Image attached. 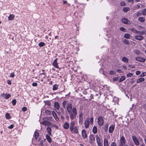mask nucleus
Segmentation results:
<instances>
[{
	"label": "nucleus",
	"mask_w": 146,
	"mask_h": 146,
	"mask_svg": "<svg viewBox=\"0 0 146 146\" xmlns=\"http://www.w3.org/2000/svg\"><path fill=\"white\" fill-rule=\"evenodd\" d=\"M39 133L37 131H35L34 132V136L36 140H38L37 139L39 136Z\"/></svg>",
	"instance_id": "24"
},
{
	"label": "nucleus",
	"mask_w": 146,
	"mask_h": 146,
	"mask_svg": "<svg viewBox=\"0 0 146 146\" xmlns=\"http://www.w3.org/2000/svg\"><path fill=\"white\" fill-rule=\"evenodd\" d=\"M15 75L14 72L11 73L10 75V77L12 78H13L15 77Z\"/></svg>",
	"instance_id": "50"
},
{
	"label": "nucleus",
	"mask_w": 146,
	"mask_h": 146,
	"mask_svg": "<svg viewBox=\"0 0 146 146\" xmlns=\"http://www.w3.org/2000/svg\"><path fill=\"white\" fill-rule=\"evenodd\" d=\"M97 143L98 146H102V142H101L100 138L98 135H96L95 136Z\"/></svg>",
	"instance_id": "6"
},
{
	"label": "nucleus",
	"mask_w": 146,
	"mask_h": 146,
	"mask_svg": "<svg viewBox=\"0 0 146 146\" xmlns=\"http://www.w3.org/2000/svg\"><path fill=\"white\" fill-rule=\"evenodd\" d=\"M67 101L66 100L64 101L63 102V103H62L63 106V108H65L67 104Z\"/></svg>",
	"instance_id": "40"
},
{
	"label": "nucleus",
	"mask_w": 146,
	"mask_h": 146,
	"mask_svg": "<svg viewBox=\"0 0 146 146\" xmlns=\"http://www.w3.org/2000/svg\"><path fill=\"white\" fill-rule=\"evenodd\" d=\"M98 125L100 127L102 126L104 123V118L100 116L98 117Z\"/></svg>",
	"instance_id": "5"
},
{
	"label": "nucleus",
	"mask_w": 146,
	"mask_h": 146,
	"mask_svg": "<svg viewBox=\"0 0 146 146\" xmlns=\"http://www.w3.org/2000/svg\"><path fill=\"white\" fill-rule=\"evenodd\" d=\"M131 31L132 32H133L134 33H135L137 34H138L139 31L137 30L136 29H134V28H131Z\"/></svg>",
	"instance_id": "36"
},
{
	"label": "nucleus",
	"mask_w": 146,
	"mask_h": 146,
	"mask_svg": "<svg viewBox=\"0 0 146 146\" xmlns=\"http://www.w3.org/2000/svg\"><path fill=\"white\" fill-rule=\"evenodd\" d=\"M130 8L128 7H125L123 9V11L124 12H127L128 11H129Z\"/></svg>",
	"instance_id": "35"
},
{
	"label": "nucleus",
	"mask_w": 146,
	"mask_h": 146,
	"mask_svg": "<svg viewBox=\"0 0 146 146\" xmlns=\"http://www.w3.org/2000/svg\"><path fill=\"white\" fill-rule=\"evenodd\" d=\"M83 121V118H80L79 119V123L80 124H82Z\"/></svg>",
	"instance_id": "44"
},
{
	"label": "nucleus",
	"mask_w": 146,
	"mask_h": 146,
	"mask_svg": "<svg viewBox=\"0 0 146 146\" xmlns=\"http://www.w3.org/2000/svg\"><path fill=\"white\" fill-rule=\"evenodd\" d=\"M135 59L137 61L142 62H144L146 60V59L145 58L140 56L136 57L135 58Z\"/></svg>",
	"instance_id": "10"
},
{
	"label": "nucleus",
	"mask_w": 146,
	"mask_h": 146,
	"mask_svg": "<svg viewBox=\"0 0 146 146\" xmlns=\"http://www.w3.org/2000/svg\"><path fill=\"white\" fill-rule=\"evenodd\" d=\"M116 72H117L119 73H121L122 72V71L120 69H117L116 70Z\"/></svg>",
	"instance_id": "62"
},
{
	"label": "nucleus",
	"mask_w": 146,
	"mask_h": 146,
	"mask_svg": "<svg viewBox=\"0 0 146 146\" xmlns=\"http://www.w3.org/2000/svg\"><path fill=\"white\" fill-rule=\"evenodd\" d=\"M57 58H56L52 64L55 68H59L58 63H57Z\"/></svg>",
	"instance_id": "13"
},
{
	"label": "nucleus",
	"mask_w": 146,
	"mask_h": 146,
	"mask_svg": "<svg viewBox=\"0 0 146 146\" xmlns=\"http://www.w3.org/2000/svg\"><path fill=\"white\" fill-rule=\"evenodd\" d=\"M115 127V125H111L109 129V132L110 133H112Z\"/></svg>",
	"instance_id": "12"
},
{
	"label": "nucleus",
	"mask_w": 146,
	"mask_h": 146,
	"mask_svg": "<svg viewBox=\"0 0 146 146\" xmlns=\"http://www.w3.org/2000/svg\"><path fill=\"white\" fill-rule=\"evenodd\" d=\"M130 35L129 34L126 33L125 34L124 37L126 38H130Z\"/></svg>",
	"instance_id": "39"
},
{
	"label": "nucleus",
	"mask_w": 146,
	"mask_h": 146,
	"mask_svg": "<svg viewBox=\"0 0 146 146\" xmlns=\"http://www.w3.org/2000/svg\"><path fill=\"white\" fill-rule=\"evenodd\" d=\"M125 77L124 76H122L121 77V78L119 80V82H121L123 81L125 79Z\"/></svg>",
	"instance_id": "32"
},
{
	"label": "nucleus",
	"mask_w": 146,
	"mask_h": 146,
	"mask_svg": "<svg viewBox=\"0 0 146 146\" xmlns=\"http://www.w3.org/2000/svg\"><path fill=\"white\" fill-rule=\"evenodd\" d=\"M7 84L9 85H11V81L10 80H7Z\"/></svg>",
	"instance_id": "61"
},
{
	"label": "nucleus",
	"mask_w": 146,
	"mask_h": 146,
	"mask_svg": "<svg viewBox=\"0 0 146 146\" xmlns=\"http://www.w3.org/2000/svg\"><path fill=\"white\" fill-rule=\"evenodd\" d=\"M27 110V108L26 107H24L22 108L23 111L25 112Z\"/></svg>",
	"instance_id": "51"
},
{
	"label": "nucleus",
	"mask_w": 146,
	"mask_h": 146,
	"mask_svg": "<svg viewBox=\"0 0 146 146\" xmlns=\"http://www.w3.org/2000/svg\"><path fill=\"white\" fill-rule=\"evenodd\" d=\"M82 135L83 138L84 139H86L87 138L88 136L86 133V130L85 129H83L82 131Z\"/></svg>",
	"instance_id": "11"
},
{
	"label": "nucleus",
	"mask_w": 146,
	"mask_h": 146,
	"mask_svg": "<svg viewBox=\"0 0 146 146\" xmlns=\"http://www.w3.org/2000/svg\"><path fill=\"white\" fill-rule=\"evenodd\" d=\"M120 5L121 6H124L126 5V3L124 1H122L120 3Z\"/></svg>",
	"instance_id": "49"
},
{
	"label": "nucleus",
	"mask_w": 146,
	"mask_h": 146,
	"mask_svg": "<svg viewBox=\"0 0 146 146\" xmlns=\"http://www.w3.org/2000/svg\"><path fill=\"white\" fill-rule=\"evenodd\" d=\"M38 46L40 47H42L45 45V43L44 42H40L38 44Z\"/></svg>",
	"instance_id": "34"
},
{
	"label": "nucleus",
	"mask_w": 146,
	"mask_h": 146,
	"mask_svg": "<svg viewBox=\"0 0 146 146\" xmlns=\"http://www.w3.org/2000/svg\"><path fill=\"white\" fill-rule=\"evenodd\" d=\"M132 138L135 145H139V143L136 137L135 136L133 135L132 136Z\"/></svg>",
	"instance_id": "8"
},
{
	"label": "nucleus",
	"mask_w": 146,
	"mask_h": 146,
	"mask_svg": "<svg viewBox=\"0 0 146 146\" xmlns=\"http://www.w3.org/2000/svg\"><path fill=\"white\" fill-rule=\"evenodd\" d=\"M120 29L121 31L123 32H126V29L123 27H121Z\"/></svg>",
	"instance_id": "47"
},
{
	"label": "nucleus",
	"mask_w": 146,
	"mask_h": 146,
	"mask_svg": "<svg viewBox=\"0 0 146 146\" xmlns=\"http://www.w3.org/2000/svg\"><path fill=\"white\" fill-rule=\"evenodd\" d=\"M14 18L15 15L13 14H10L8 17V19L9 21L12 20L14 19Z\"/></svg>",
	"instance_id": "25"
},
{
	"label": "nucleus",
	"mask_w": 146,
	"mask_h": 146,
	"mask_svg": "<svg viewBox=\"0 0 146 146\" xmlns=\"http://www.w3.org/2000/svg\"><path fill=\"white\" fill-rule=\"evenodd\" d=\"M123 42L125 44L129 45L130 44V43L128 41V40H127V39H124L123 40Z\"/></svg>",
	"instance_id": "42"
},
{
	"label": "nucleus",
	"mask_w": 146,
	"mask_h": 146,
	"mask_svg": "<svg viewBox=\"0 0 146 146\" xmlns=\"http://www.w3.org/2000/svg\"><path fill=\"white\" fill-rule=\"evenodd\" d=\"M133 74L131 73H129L127 74V77H129L133 76Z\"/></svg>",
	"instance_id": "46"
},
{
	"label": "nucleus",
	"mask_w": 146,
	"mask_h": 146,
	"mask_svg": "<svg viewBox=\"0 0 146 146\" xmlns=\"http://www.w3.org/2000/svg\"><path fill=\"white\" fill-rule=\"evenodd\" d=\"M140 35H142L143 34H145V33L144 31H139V33Z\"/></svg>",
	"instance_id": "54"
},
{
	"label": "nucleus",
	"mask_w": 146,
	"mask_h": 146,
	"mask_svg": "<svg viewBox=\"0 0 146 146\" xmlns=\"http://www.w3.org/2000/svg\"><path fill=\"white\" fill-rule=\"evenodd\" d=\"M41 123L43 125H50L51 123L48 121L44 120Z\"/></svg>",
	"instance_id": "14"
},
{
	"label": "nucleus",
	"mask_w": 146,
	"mask_h": 146,
	"mask_svg": "<svg viewBox=\"0 0 146 146\" xmlns=\"http://www.w3.org/2000/svg\"><path fill=\"white\" fill-rule=\"evenodd\" d=\"M146 76V72H143L140 75V76L141 77H144Z\"/></svg>",
	"instance_id": "48"
},
{
	"label": "nucleus",
	"mask_w": 146,
	"mask_h": 146,
	"mask_svg": "<svg viewBox=\"0 0 146 146\" xmlns=\"http://www.w3.org/2000/svg\"><path fill=\"white\" fill-rule=\"evenodd\" d=\"M142 13H140L139 12H137L136 13L134 14V15L135 17H138L139 16L142 15Z\"/></svg>",
	"instance_id": "27"
},
{
	"label": "nucleus",
	"mask_w": 146,
	"mask_h": 146,
	"mask_svg": "<svg viewBox=\"0 0 146 146\" xmlns=\"http://www.w3.org/2000/svg\"><path fill=\"white\" fill-rule=\"evenodd\" d=\"M45 113L46 114L48 115H49L51 114V112L50 111L47 110H46L45 111Z\"/></svg>",
	"instance_id": "53"
},
{
	"label": "nucleus",
	"mask_w": 146,
	"mask_h": 146,
	"mask_svg": "<svg viewBox=\"0 0 146 146\" xmlns=\"http://www.w3.org/2000/svg\"><path fill=\"white\" fill-rule=\"evenodd\" d=\"M135 10L138 9L140 8V6L138 5H136L135 6Z\"/></svg>",
	"instance_id": "52"
},
{
	"label": "nucleus",
	"mask_w": 146,
	"mask_h": 146,
	"mask_svg": "<svg viewBox=\"0 0 146 146\" xmlns=\"http://www.w3.org/2000/svg\"><path fill=\"white\" fill-rule=\"evenodd\" d=\"M63 128L66 129H69V124L67 122H65L63 125Z\"/></svg>",
	"instance_id": "17"
},
{
	"label": "nucleus",
	"mask_w": 146,
	"mask_h": 146,
	"mask_svg": "<svg viewBox=\"0 0 146 146\" xmlns=\"http://www.w3.org/2000/svg\"><path fill=\"white\" fill-rule=\"evenodd\" d=\"M122 67H123V68L124 69H125V70H127V67L125 65H123L122 66Z\"/></svg>",
	"instance_id": "64"
},
{
	"label": "nucleus",
	"mask_w": 146,
	"mask_h": 146,
	"mask_svg": "<svg viewBox=\"0 0 146 146\" xmlns=\"http://www.w3.org/2000/svg\"><path fill=\"white\" fill-rule=\"evenodd\" d=\"M134 52L135 54L137 55H139L140 54V52L139 50L138 49H135L134 50Z\"/></svg>",
	"instance_id": "37"
},
{
	"label": "nucleus",
	"mask_w": 146,
	"mask_h": 146,
	"mask_svg": "<svg viewBox=\"0 0 146 146\" xmlns=\"http://www.w3.org/2000/svg\"><path fill=\"white\" fill-rule=\"evenodd\" d=\"M142 13L143 15L146 16V8L142 11Z\"/></svg>",
	"instance_id": "43"
},
{
	"label": "nucleus",
	"mask_w": 146,
	"mask_h": 146,
	"mask_svg": "<svg viewBox=\"0 0 146 146\" xmlns=\"http://www.w3.org/2000/svg\"><path fill=\"white\" fill-rule=\"evenodd\" d=\"M122 22L124 24H129V22L130 23L129 21L127 18H123L122 20Z\"/></svg>",
	"instance_id": "15"
},
{
	"label": "nucleus",
	"mask_w": 146,
	"mask_h": 146,
	"mask_svg": "<svg viewBox=\"0 0 146 146\" xmlns=\"http://www.w3.org/2000/svg\"><path fill=\"white\" fill-rule=\"evenodd\" d=\"M54 107L58 110H59L60 108L59 104L58 102H55L54 104Z\"/></svg>",
	"instance_id": "23"
},
{
	"label": "nucleus",
	"mask_w": 146,
	"mask_h": 146,
	"mask_svg": "<svg viewBox=\"0 0 146 146\" xmlns=\"http://www.w3.org/2000/svg\"><path fill=\"white\" fill-rule=\"evenodd\" d=\"M89 142L90 144L92 146H94L95 143V137L93 134H90L89 137Z\"/></svg>",
	"instance_id": "4"
},
{
	"label": "nucleus",
	"mask_w": 146,
	"mask_h": 146,
	"mask_svg": "<svg viewBox=\"0 0 146 146\" xmlns=\"http://www.w3.org/2000/svg\"><path fill=\"white\" fill-rule=\"evenodd\" d=\"M67 111L68 112L72 111V104H68L67 107Z\"/></svg>",
	"instance_id": "16"
},
{
	"label": "nucleus",
	"mask_w": 146,
	"mask_h": 146,
	"mask_svg": "<svg viewBox=\"0 0 146 146\" xmlns=\"http://www.w3.org/2000/svg\"><path fill=\"white\" fill-rule=\"evenodd\" d=\"M122 61L128 63V59L127 58H126L125 57H123L122 58Z\"/></svg>",
	"instance_id": "31"
},
{
	"label": "nucleus",
	"mask_w": 146,
	"mask_h": 146,
	"mask_svg": "<svg viewBox=\"0 0 146 146\" xmlns=\"http://www.w3.org/2000/svg\"><path fill=\"white\" fill-rule=\"evenodd\" d=\"M140 74H141V72L140 71L137 70L135 74H136V75H139Z\"/></svg>",
	"instance_id": "58"
},
{
	"label": "nucleus",
	"mask_w": 146,
	"mask_h": 146,
	"mask_svg": "<svg viewBox=\"0 0 146 146\" xmlns=\"http://www.w3.org/2000/svg\"><path fill=\"white\" fill-rule=\"evenodd\" d=\"M116 73L113 70H111L109 72V74L111 75H114Z\"/></svg>",
	"instance_id": "45"
},
{
	"label": "nucleus",
	"mask_w": 146,
	"mask_h": 146,
	"mask_svg": "<svg viewBox=\"0 0 146 146\" xmlns=\"http://www.w3.org/2000/svg\"><path fill=\"white\" fill-rule=\"evenodd\" d=\"M5 118L7 119H9L11 118L10 114L9 113H7L5 114Z\"/></svg>",
	"instance_id": "33"
},
{
	"label": "nucleus",
	"mask_w": 146,
	"mask_h": 146,
	"mask_svg": "<svg viewBox=\"0 0 146 146\" xmlns=\"http://www.w3.org/2000/svg\"><path fill=\"white\" fill-rule=\"evenodd\" d=\"M92 132L93 133H94L95 134L97 132V128L96 126H94L93 128L92 129Z\"/></svg>",
	"instance_id": "30"
},
{
	"label": "nucleus",
	"mask_w": 146,
	"mask_h": 146,
	"mask_svg": "<svg viewBox=\"0 0 146 146\" xmlns=\"http://www.w3.org/2000/svg\"><path fill=\"white\" fill-rule=\"evenodd\" d=\"M47 133H48V135L50 136L51 135V129L50 127H47L46 129Z\"/></svg>",
	"instance_id": "26"
},
{
	"label": "nucleus",
	"mask_w": 146,
	"mask_h": 146,
	"mask_svg": "<svg viewBox=\"0 0 146 146\" xmlns=\"http://www.w3.org/2000/svg\"><path fill=\"white\" fill-rule=\"evenodd\" d=\"M44 75V77H43L44 78H45L46 77V74L45 72H43V73H40L39 74V75Z\"/></svg>",
	"instance_id": "57"
},
{
	"label": "nucleus",
	"mask_w": 146,
	"mask_h": 146,
	"mask_svg": "<svg viewBox=\"0 0 146 146\" xmlns=\"http://www.w3.org/2000/svg\"><path fill=\"white\" fill-rule=\"evenodd\" d=\"M50 136V135L48 134H46V139L49 143H50L52 142V139Z\"/></svg>",
	"instance_id": "21"
},
{
	"label": "nucleus",
	"mask_w": 146,
	"mask_h": 146,
	"mask_svg": "<svg viewBox=\"0 0 146 146\" xmlns=\"http://www.w3.org/2000/svg\"><path fill=\"white\" fill-rule=\"evenodd\" d=\"M14 127V125L13 124H11L10 125V126L8 127V128L10 129H13Z\"/></svg>",
	"instance_id": "56"
},
{
	"label": "nucleus",
	"mask_w": 146,
	"mask_h": 146,
	"mask_svg": "<svg viewBox=\"0 0 146 146\" xmlns=\"http://www.w3.org/2000/svg\"><path fill=\"white\" fill-rule=\"evenodd\" d=\"M138 20L140 22L143 23L145 21V17H141L139 18Z\"/></svg>",
	"instance_id": "22"
},
{
	"label": "nucleus",
	"mask_w": 146,
	"mask_h": 146,
	"mask_svg": "<svg viewBox=\"0 0 146 146\" xmlns=\"http://www.w3.org/2000/svg\"><path fill=\"white\" fill-rule=\"evenodd\" d=\"M110 146H117L116 143L114 142H113L111 143Z\"/></svg>",
	"instance_id": "59"
},
{
	"label": "nucleus",
	"mask_w": 146,
	"mask_h": 146,
	"mask_svg": "<svg viewBox=\"0 0 146 146\" xmlns=\"http://www.w3.org/2000/svg\"><path fill=\"white\" fill-rule=\"evenodd\" d=\"M125 141L124 137L123 136L121 137L120 139V145L121 146H124L125 144Z\"/></svg>",
	"instance_id": "9"
},
{
	"label": "nucleus",
	"mask_w": 146,
	"mask_h": 146,
	"mask_svg": "<svg viewBox=\"0 0 146 146\" xmlns=\"http://www.w3.org/2000/svg\"><path fill=\"white\" fill-rule=\"evenodd\" d=\"M52 115L54 118L55 120L57 121H58L59 120V119L58 116H57L56 114L54 111L52 112Z\"/></svg>",
	"instance_id": "18"
},
{
	"label": "nucleus",
	"mask_w": 146,
	"mask_h": 146,
	"mask_svg": "<svg viewBox=\"0 0 146 146\" xmlns=\"http://www.w3.org/2000/svg\"><path fill=\"white\" fill-rule=\"evenodd\" d=\"M38 84L37 83L34 82L33 83L32 85L33 86H37Z\"/></svg>",
	"instance_id": "55"
},
{
	"label": "nucleus",
	"mask_w": 146,
	"mask_h": 146,
	"mask_svg": "<svg viewBox=\"0 0 146 146\" xmlns=\"http://www.w3.org/2000/svg\"><path fill=\"white\" fill-rule=\"evenodd\" d=\"M145 80L143 78H140L137 80V83H139L140 82H142L145 81Z\"/></svg>",
	"instance_id": "20"
},
{
	"label": "nucleus",
	"mask_w": 146,
	"mask_h": 146,
	"mask_svg": "<svg viewBox=\"0 0 146 146\" xmlns=\"http://www.w3.org/2000/svg\"><path fill=\"white\" fill-rule=\"evenodd\" d=\"M128 2H131L132 3H133L134 0H127Z\"/></svg>",
	"instance_id": "63"
},
{
	"label": "nucleus",
	"mask_w": 146,
	"mask_h": 146,
	"mask_svg": "<svg viewBox=\"0 0 146 146\" xmlns=\"http://www.w3.org/2000/svg\"><path fill=\"white\" fill-rule=\"evenodd\" d=\"M75 123L74 121H72L70 123V130L72 133L75 134H78V128L76 126H75Z\"/></svg>",
	"instance_id": "1"
},
{
	"label": "nucleus",
	"mask_w": 146,
	"mask_h": 146,
	"mask_svg": "<svg viewBox=\"0 0 146 146\" xmlns=\"http://www.w3.org/2000/svg\"><path fill=\"white\" fill-rule=\"evenodd\" d=\"M16 100L15 99L11 101V103L13 106H14L16 104Z\"/></svg>",
	"instance_id": "41"
},
{
	"label": "nucleus",
	"mask_w": 146,
	"mask_h": 146,
	"mask_svg": "<svg viewBox=\"0 0 146 146\" xmlns=\"http://www.w3.org/2000/svg\"><path fill=\"white\" fill-rule=\"evenodd\" d=\"M104 146H109L108 141L106 139H104Z\"/></svg>",
	"instance_id": "29"
},
{
	"label": "nucleus",
	"mask_w": 146,
	"mask_h": 146,
	"mask_svg": "<svg viewBox=\"0 0 146 146\" xmlns=\"http://www.w3.org/2000/svg\"><path fill=\"white\" fill-rule=\"evenodd\" d=\"M71 119L72 120L76 117L77 112L76 109L75 108H73L72 111L68 112Z\"/></svg>",
	"instance_id": "2"
},
{
	"label": "nucleus",
	"mask_w": 146,
	"mask_h": 146,
	"mask_svg": "<svg viewBox=\"0 0 146 146\" xmlns=\"http://www.w3.org/2000/svg\"><path fill=\"white\" fill-rule=\"evenodd\" d=\"M108 125L107 123L105 126L104 127V130L105 132H107L108 130Z\"/></svg>",
	"instance_id": "38"
},
{
	"label": "nucleus",
	"mask_w": 146,
	"mask_h": 146,
	"mask_svg": "<svg viewBox=\"0 0 146 146\" xmlns=\"http://www.w3.org/2000/svg\"><path fill=\"white\" fill-rule=\"evenodd\" d=\"M94 119L92 117L90 119L88 118L86 119L84 122L85 127L87 129L89 127L90 123L92 124L93 123Z\"/></svg>",
	"instance_id": "3"
},
{
	"label": "nucleus",
	"mask_w": 146,
	"mask_h": 146,
	"mask_svg": "<svg viewBox=\"0 0 146 146\" xmlns=\"http://www.w3.org/2000/svg\"><path fill=\"white\" fill-rule=\"evenodd\" d=\"M46 104L48 105V106H50L51 105L50 102L49 101H47L46 102Z\"/></svg>",
	"instance_id": "60"
},
{
	"label": "nucleus",
	"mask_w": 146,
	"mask_h": 146,
	"mask_svg": "<svg viewBox=\"0 0 146 146\" xmlns=\"http://www.w3.org/2000/svg\"><path fill=\"white\" fill-rule=\"evenodd\" d=\"M0 96L6 99H8L11 97V94L9 93L5 94L3 93L1 94Z\"/></svg>",
	"instance_id": "7"
},
{
	"label": "nucleus",
	"mask_w": 146,
	"mask_h": 146,
	"mask_svg": "<svg viewBox=\"0 0 146 146\" xmlns=\"http://www.w3.org/2000/svg\"><path fill=\"white\" fill-rule=\"evenodd\" d=\"M135 38L138 40H141L144 39V37L141 35H136L135 37Z\"/></svg>",
	"instance_id": "19"
},
{
	"label": "nucleus",
	"mask_w": 146,
	"mask_h": 146,
	"mask_svg": "<svg viewBox=\"0 0 146 146\" xmlns=\"http://www.w3.org/2000/svg\"><path fill=\"white\" fill-rule=\"evenodd\" d=\"M58 85L57 84H54L53 86L52 90L54 91L57 90L58 88Z\"/></svg>",
	"instance_id": "28"
}]
</instances>
